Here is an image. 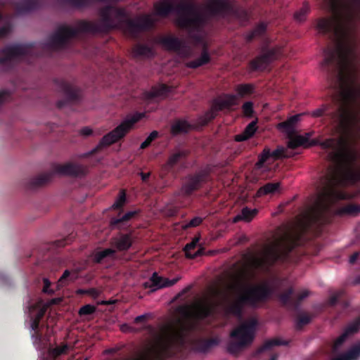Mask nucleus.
<instances>
[{"label":"nucleus","instance_id":"1","mask_svg":"<svg viewBox=\"0 0 360 360\" xmlns=\"http://www.w3.org/2000/svg\"><path fill=\"white\" fill-rule=\"evenodd\" d=\"M326 148H333L331 158L339 165L333 179L342 184H350L360 180V168H354L350 164L355 158L349 135H342L338 141L328 140L322 143Z\"/></svg>","mask_w":360,"mask_h":360},{"label":"nucleus","instance_id":"2","mask_svg":"<svg viewBox=\"0 0 360 360\" xmlns=\"http://www.w3.org/2000/svg\"><path fill=\"white\" fill-rule=\"evenodd\" d=\"M136 119L126 120L119 124L115 129L105 134L101 140L100 145L110 146L122 139L134 127Z\"/></svg>","mask_w":360,"mask_h":360},{"label":"nucleus","instance_id":"3","mask_svg":"<svg viewBox=\"0 0 360 360\" xmlns=\"http://www.w3.org/2000/svg\"><path fill=\"white\" fill-rule=\"evenodd\" d=\"M348 13L347 12L340 15H335L331 19H321L317 22V29L320 32L334 30L336 34L344 32L347 29Z\"/></svg>","mask_w":360,"mask_h":360},{"label":"nucleus","instance_id":"4","mask_svg":"<svg viewBox=\"0 0 360 360\" xmlns=\"http://www.w3.org/2000/svg\"><path fill=\"white\" fill-rule=\"evenodd\" d=\"M287 149L280 147L276 149L274 152L271 153L270 150L266 148L263 150L259 156V159L256 164L257 168L261 169L262 172H265L271 169V165L275 160L280 158L289 157L290 155L286 152Z\"/></svg>","mask_w":360,"mask_h":360},{"label":"nucleus","instance_id":"5","mask_svg":"<svg viewBox=\"0 0 360 360\" xmlns=\"http://www.w3.org/2000/svg\"><path fill=\"white\" fill-rule=\"evenodd\" d=\"M256 326L255 321L242 325L233 331L231 337L235 340V345L240 347L250 342L253 338L254 329Z\"/></svg>","mask_w":360,"mask_h":360},{"label":"nucleus","instance_id":"6","mask_svg":"<svg viewBox=\"0 0 360 360\" xmlns=\"http://www.w3.org/2000/svg\"><path fill=\"white\" fill-rule=\"evenodd\" d=\"M264 296L263 290L260 287L243 286L240 288L239 302H252L261 299Z\"/></svg>","mask_w":360,"mask_h":360},{"label":"nucleus","instance_id":"7","mask_svg":"<svg viewBox=\"0 0 360 360\" xmlns=\"http://www.w3.org/2000/svg\"><path fill=\"white\" fill-rule=\"evenodd\" d=\"M185 313L189 316L202 317L207 313V304L205 300L196 301L191 306L185 307Z\"/></svg>","mask_w":360,"mask_h":360},{"label":"nucleus","instance_id":"8","mask_svg":"<svg viewBox=\"0 0 360 360\" xmlns=\"http://www.w3.org/2000/svg\"><path fill=\"white\" fill-rule=\"evenodd\" d=\"M178 280L179 278L169 280L167 278L160 277L156 273H154L151 277V281L153 283V290L171 286L174 285Z\"/></svg>","mask_w":360,"mask_h":360},{"label":"nucleus","instance_id":"9","mask_svg":"<svg viewBox=\"0 0 360 360\" xmlns=\"http://www.w3.org/2000/svg\"><path fill=\"white\" fill-rule=\"evenodd\" d=\"M300 115L290 117L286 122L278 124V128L283 132L290 134L294 129V125L300 120Z\"/></svg>","mask_w":360,"mask_h":360},{"label":"nucleus","instance_id":"10","mask_svg":"<svg viewBox=\"0 0 360 360\" xmlns=\"http://www.w3.org/2000/svg\"><path fill=\"white\" fill-rule=\"evenodd\" d=\"M257 130L256 121H252L250 123L244 130V131L235 136V140L237 141H243L252 137Z\"/></svg>","mask_w":360,"mask_h":360},{"label":"nucleus","instance_id":"11","mask_svg":"<svg viewBox=\"0 0 360 360\" xmlns=\"http://www.w3.org/2000/svg\"><path fill=\"white\" fill-rule=\"evenodd\" d=\"M280 190L281 186L279 183L267 184L258 190L257 195L258 196L262 195H274L278 193Z\"/></svg>","mask_w":360,"mask_h":360},{"label":"nucleus","instance_id":"12","mask_svg":"<svg viewBox=\"0 0 360 360\" xmlns=\"http://www.w3.org/2000/svg\"><path fill=\"white\" fill-rule=\"evenodd\" d=\"M309 134H305L304 136H295L292 137L288 143V148L294 149L301 146H305L308 142Z\"/></svg>","mask_w":360,"mask_h":360},{"label":"nucleus","instance_id":"13","mask_svg":"<svg viewBox=\"0 0 360 360\" xmlns=\"http://www.w3.org/2000/svg\"><path fill=\"white\" fill-rule=\"evenodd\" d=\"M257 214V210L253 209L250 210L248 208H244L242 210L241 213L237 215L234 219V221H238L239 220H243L245 221H251Z\"/></svg>","mask_w":360,"mask_h":360},{"label":"nucleus","instance_id":"14","mask_svg":"<svg viewBox=\"0 0 360 360\" xmlns=\"http://www.w3.org/2000/svg\"><path fill=\"white\" fill-rule=\"evenodd\" d=\"M114 244L119 250H124L131 245V240L129 236H122L114 240Z\"/></svg>","mask_w":360,"mask_h":360},{"label":"nucleus","instance_id":"15","mask_svg":"<svg viewBox=\"0 0 360 360\" xmlns=\"http://www.w3.org/2000/svg\"><path fill=\"white\" fill-rule=\"evenodd\" d=\"M360 355V343L352 347L350 351L344 357L338 358L335 360H354Z\"/></svg>","mask_w":360,"mask_h":360},{"label":"nucleus","instance_id":"16","mask_svg":"<svg viewBox=\"0 0 360 360\" xmlns=\"http://www.w3.org/2000/svg\"><path fill=\"white\" fill-rule=\"evenodd\" d=\"M114 250L112 249H105L96 252L94 255V259L97 262H101L105 258L112 256Z\"/></svg>","mask_w":360,"mask_h":360},{"label":"nucleus","instance_id":"17","mask_svg":"<svg viewBox=\"0 0 360 360\" xmlns=\"http://www.w3.org/2000/svg\"><path fill=\"white\" fill-rule=\"evenodd\" d=\"M354 118V112L352 109H347L341 114L340 122L342 125L351 122Z\"/></svg>","mask_w":360,"mask_h":360},{"label":"nucleus","instance_id":"18","mask_svg":"<svg viewBox=\"0 0 360 360\" xmlns=\"http://www.w3.org/2000/svg\"><path fill=\"white\" fill-rule=\"evenodd\" d=\"M210 61V56L207 52H203L200 58L195 62L189 63L188 65L191 68H197L201 66Z\"/></svg>","mask_w":360,"mask_h":360},{"label":"nucleus","instance_id":"19","mask_svg":"<svg viewBox=\"0 0 360 360\" xmlns=\"http://www.w3.org/2000/svg\"><path fill=\"white\" fill-rule=\"evenodd\" d=\"M343 52L344 51L342 49H339L335 53H332L329 51H326L324 53V59L321 63V65H326L329 62L330 58H333L335 56H342L344 54Z\"/></svg>","mask_w":360,"mask_h":360},{"label":"nucleus","instance_id":"20","mask_svg":"<svg viewBox=\"0 0 360 360\" xmlns=\"http://www.w3.org/2000/svg\"><path fill=\"white\" fill-rule=\"evenodd\" d=\"M308 11L309 7L307 6H303L300 11L295 13V19L300 22L304 21Z\"/></svg>","mask_w":360,"mask_h":360},{"label":"nucleus","instance_id":"21","mask_svg":"<svg viewBox=\"0 0 360 360\" xmlns=\"http://www.w3.org/2000/svg\"><path fill=\"white\" fill-rule=\"evenodd\" d=\"M252 91V86L248 84L238 86L236 89L237 94L239 96H244L248 94H250Z\"/></svg>","mask_w":360,"mask_h":360},{"label":"nucleus","instance_id":"22","mask_svg":"<svg viewBox=\"0 0 360 360\" xmlns=\"http://www.w3.org/2000/svg\"><path fill=\"white\" fill-rule=\"evenodd\" d=\"M198 241V239H195V240H193L191 243L187 244V245H186V247H185V248H184V250H185V252H186V256H187L188 257L193 258V257H196L197 255H199V252H195V254H191V253H190V252H189L191 249H193V248H195V245H196V244H197Z\"/></svg>","mask_w":360,"mask_h":360},{"label":"nucleus","instance_id":"23","mask_svg":"<svg viewBox=\"0 0 360 360\" xmlns=\"http://www.w3.org/2000/svg\"><path fill=\"white\" fill-rule=\"evenodd\" d=\"M69 278L70 281H72L77 278V274L75 272H70L68 270L64 271L63 274L59 279L58 282L61 284L65 283L66 279Z\"/></svg>","mask_w":360,"mask_h":360},{"label":"nucleus","instance_id":"24","mask_svg":"<svg viewBox=\"0 0 360 360\" xmlns=\"http://www.w3.org/2000/svg\"><path fill=\"white\" fill-rule=\"evenodd\" d=\"M179 44V41L175 38H169L164 41V45L169 49H174L177 48Z\"/></svg>","mask_w":360,"mask_h":360},{"label":"nucleus","instance_id":"25","mask_svg":"<svg viewBox=\"0 0 360 360\" xmlns=\"http://www.w3.org/2000/svg\"><path fill=\"white\" fill-rule=\"evenodd\" d=\"M125 200H126L125 193L124 191H121L120 193V195H119L117 199L114 202L112 207L115 208L120 207L124 205V203L125 202Z\"/></svg>","mask_w":360,"mask_h":360},{"label":"nucleus","instance_id":"26","mask_svg":"<svg viewBox=\"0 0 360 360\" xmlns=\"http://www.w3.org/2000/svg\"><path fill=\"white\" fill-rule=\"evenodd\" d=\"M275 59V57L273 56L272 53H270L269 55L263 56L258 58L257 63H258V68L262 67L264 63H269L270 61Z\"/></svg>","mask_w":360,"mask_h":360},{"label":"nucleus","instance_id":"27","mask_svg":"<svg viewBox=\"0 0 360 360\" xmlns=\"http://www.w3.org/2000/svg\"><path fill=\"white\" fill-rule=\"evenodd\" d=\"M243 113L247 117H251L253 114V106L251 102H247L243 105Z\"/></svg>","mask_w":360,"mask_h":360},{"label":"nucleus","instance_id":"28","mask_svg":"<svg viewBox=\"0 0 360 360\" xmlns=\"http://www.w3.org/2000/svg\"><path fill=\"white\" fill-rule=\"evenodd\" d=\"M95 307L92 305L87 304L84 307H82L79 311V313L80 315H89L94 312Z\"/></svg>","mask_w":360,"mask_h":360},{"label":"nucleus","instance_id":"29","mask_svg":"<svg viewBox=\"0 0 360 360\" xmlns=\"http://www.w3.org/2000/svg\"><path fill=\"white\" fill-rule=\"evenodd\" d=\"M158 136V132L157 131H153L150 133V134L148 136V138L144 141L141 145V148H145L147 146L150 145V143L152 142L153 140H154Z\"/></svg>","mask_w":360,"mask_h":360},{"label":"nucleus","instance_id":"30","mask_svg":"<svg viewBox=\"0 0 360 360\" xmlns=\"http://www.w3.org/2000/svg\"><path fill=\"white\" fill-rule=\"evenodd\" d=\"M164 95H165V89L162 88L160 90L151 91L149 93L148 96L150 98H157L158 99V98H160L163 97Z\"/></svg>","mask_w":360,"mask_h":360},{"label":"nucleus","instance_id":"31","mask_svg":"<svg viewBox=\"0 0 360 360\" xmlns=\"http://www.w3.org/2000/svg\"><path fill=\"white\" fill-rule=\"evenodd\" d=\"M186 130V122H178V123H176L172 127V131L174 133H176L179 131H184Z\"/></svg>","mask_w":360,"mask_h":360},{"label":"nucleus","instance_id":"32","mask_svg":"<svg viewBox=\"0 0 360 360\" xmlns=\"http://www.w3.org/2000/svg\"><path fill=\"white\" fill-rule=\"evenodd\" d=\"M224 102L227 105H236L238 103L237 97L236 96H229Z\"/></svg>","mask_w":360,"mask_h":360},{"label":"nucleus","instance_id":"33","mask_svg":"<svg viewBox=\"0 0 360 360\" xmlns=\"http://www.w3.org/2000/svg\"><path fill=\"white\" fill-rule=\"evenodd\" d=\"M68 349L67 345H63L60 347L56 348L53 351V354L55 355H60L65 352V350Z\"/></svg>","mask_w":360,"mask_h":360},{"label":"nucleus","instance_id":"34","mask_svg":"<svg viewBox=\"0 0 360 360\" xmlns=\"http://www.w3.org/2000/svg\"><path fill=\"white\" fill-rule=\"evenodd\" d=\"M201 222V219L199 218V217H195L194 219H193L190 223L188 224V225H186L185 227H187V226H196L198 225H199Z\"/></svg>","mask_w":360,"mask_h":360},{"label":"nucleus","instance_id":"35","mask_svg":"<svg viewBox=\"0 0 360 360\" xmlns=\"http://www.w3.org/2000/svg\"><path fill=\"white\" fill-rule=\"evenodd\" d=\"M341 80H342V82L347 84V83H352L353 82V78L350 75H342L341 76Z\"/></svg>","mask_w":360,"mask_h":360},{"label":"nucleus","instance_id":"36","mask_svg":"<svg viewBox=\"0 0 360 360\" xmlns=\"http://www.w3.org/2000/svg\"><path fill=\"white\" fill-rule=\"evenodd\" d=\"M44 287L43 288V291L44 292H49V288L51 285V283L50 281L47 279V278H44Z\"/></svg>","mask_w":360,"mask_h":360},{"label":"nucleus","instance_id":"37","mask_svg":"<svg viewBox=\"0 0 360 360\" xmlns=\"http://www.w3.org/2000/svg\"><path fill=\"white\" fill-rule=\"evenodd\" d=\"M357 91H359V89L356 88V86H351L349 90L348 96H354V95H356Z\"/></svg>","mask_w":360,"mask_h":360},{"label":"nucleus","instance_id":"38","mask_svg":"<svg viewBox=\"0 0 360 360\" xmlns=\"http://www.w3.org/2000/svg\"><path fill=\"white\" fill-rule=\"evenodd\" d=\"M81 132L83 135L89 136L92 134V129L89 127H86L82 129Z\"/></svg>","mask_w":360,"mask_h":360},{"label":"nucleus","instance_id":"39","mask_svg":"<svg viewBox=\"0 0 360 360\" xmlns=\"http://www.w3.org/2000/svg\"><path fill=\"white\" fill-rule=\"evenodd\" d=\"M280 343L276 340H271V341H269L267 342L265 345H264V347L265 348H268V347H270L272 345H279Z\"/></svg>","mask_w":360,"mask_h":360},{"label":"nucleus","instance_id":"40","mask_svg":"<svg viewBox=\"0 0 360 360\" xmlns=\"http://www.w3.org/2000/svg\"><path fill=\"white\" fill-rule=\"evenodd\" d=\"M358 256H359V253L356 252V253L353 254L349 257V263L353 264L356 261V259H357Z\"/></svg>","mask_w":360,"mask_h":360},{"label":"nucleus","instance_id":"41","mask_svg":"<svg viewBox=\"0 0 360 360\" xmlns=\"http://www.w3.org/2000/svg\"><path fill=\"white\" fill-rule=\"evenodd\" d=\"M347 212L349 214H355L356 212H360V208L357 209L356 207H351L347 210Z\"/></svg>","mask_w":360,"mask_h":360},{"label":"nucleus","instance_id":"42","mask_svg":"<svg viewBox=\"0 0 360 360\" xmlns=\"http://www.w3.org/2000/svg\"><path fill=\"white\" fill-rule=\"evenodd\" d=\"M179 155V154H175L173 156H172L170 158H169V162L170 164H173L175 162V161L178 159Z\"/></svg>","mask_w":360,"mask_h":360},{"label":"nucleus","instance_id":"43","mask_svg":"<svg viewBox=\"0 0 360 360\" xmlns=\"http://www.w3.org/2000/svg\"><path fill=\"white\" fill-rule=\"evenodd\" d=\"M134 212H128V213H127L126 214H124V215L122 217V219H124V220H127V219H130V218H131V217L134 215Z\"/></svg>","mask_w":360,"mask_h":360},{"label":"nucleus","instance_id":"44","mask_svg":"<svg viewBox=\"0 0 360 360\" xmlns=\"http://www.w3.org/2000/svg\"><path fill=\"white\" fill-rule=\"evenodd\" d=\"M345 335H343L342 336H341L335 342V345H340L345 340Z\"/></svg>","mask_w":360,"mask_h":360},{"label":"nucleus","instance_id":"45","mask_svg":"<svg viewBox=\"0 0 360 360\" xmlns=\"http://www.w3.org/2000/svg\"><path fill=\"white\" fill-rule=\"evenodd\" d=\"M322 114V110L319 109L313 112V115L315 117L320 116Z\"/></svg>","mask_w":360,"mask_h":360},{"label":"nucleus","instance_id":"46","mask_svg":"<svg viewBox=\"0 0 360 360\" xmlns=\"http://www.w3.org/2000/svg\"><path fill=\"white\" fill-rule=\"evenodd\" d=\"M167 11H168V9H166V10H164V9H162V8H158V13L159 14H161V15H163V14L166 13Z\"/></svg>","mask_w":360,"mask_h":360},{"label":"nucleus","instance_id":"47","mask_svg":"<svg viewBox=\"0 0 360 360\" xmlns=\"http://www.w3.org/2000/svg\"><path fill=\"white\" fill-rule=\"evenodd\" d=\"M59 172L61 174H68V171L67 168H63L59 171Z\"/></svg>","mask_w":360,"mask_h":360},{"label":"nucleus","instance_id":"48","mask_svg":"<svg viewBox=\"0 0 360 360\" xmlns=\"http://www.w3.org/2000/svg\"><path fill=\"white\" fill-rule=\"evenodd\" d=\"M143 319H144L143 316H137L135 320H136V321H141Z\"/></svg>","mask_w":360,"mask_h":360},{"label":"nucleus","instance_id":"49","mask_svg":"<svg viewBox=\"0 0 360 360\" xmlns=\"http://www.w3.org/2000/svg\"><path fill=\"white\" fill-rule=\"evenodd\" d=\"M307 295H308L307 292H305L304 295L300 296L298 298H299V300H302V299L304 298L305 297H307Z\"/></svg>","mask_w":360,"mask_h":360},{"label":"nucleus","instance_id":"50","mask_svg":"<svg viewBox=\"0 0 360 360\" xmlns=\"http://www.w3.org/2000/svg\"><path fill=\"white\" fill-rule=\"evenodd\" d=\"M261 29H262V30H264L265 29V26L264 25H262L261 26Z\"/></svg>","mask_w":360,"mask_h":360},{"label":"nucleus","instance_id":"51","mask_svg":"<svg viewBox=\"0 0 360 360\" xmlns=\"http://www.w3.org/2000/svg\"><path fill=\"white\" fill-rule=\"evenodd\" d=\"M147 176H148V175H143L142 178H143V179H145Z\"/></svg>","mask_w":360,"mask_h":360},{"label":"nucleus","instance_id":"52","mask_svg":"<svg viewBox=\"0 0 360 360\" xmlns=\"http://www.w3.org/2000/svg\"><path fill=\"white\" fill-rule=\"evenodd\" d=\"M281 299L283 301H285V300H286L284 297H282Z\"/></svg>","mask_w":360,"mask_h":360},{"label":"nucleus","instance_id":"53","mask_svg":"<svg viewBox=\"0 0 360 360\" xmlns=\"http://www.w3.org/2000/svg\"><path fill=\"white\" fill-rule=\"evenodd\" d=\"M271 360H276V357L273 356Z\"/></svg>","mask_w":360,"mask_h":360},{"label":"nucleus","instance_id":"54","mask_svg":"<svg viewBox=\"0 0 360 360\" xmlns=\"http://www.w3.org/2000/svg\"><path fill=\"white\" fill-rule=\"evenodd\" d=\"M271 360H276V357L273 356Z\"/></svg>","mask_w":360,"mask_h":360},{"label":"nucleus","instance_id":"55","mask_svg":"<svg viewBox=\"0 0 360 360\" xmlns=\"http://www.w3.org/2000/svg\"><path fill=\"white\" fill-rule=\"evenodd\" d=\"M151 352L155 353V349Z\"/></svg>","mask_w":360,"mask_h":360}]
</instances>
